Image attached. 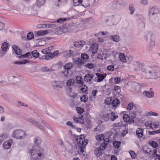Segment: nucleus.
Instances as JSON below:
<instances>
[{
    "mask_svg": "<svg viewBox=\"0 0 160 160\" xmlns=\"http://www.w3.org/2000/svg\"><path fill=\"white\" fill-rule=\"evenodd\" d=\"M145 72L146 78L148 79H156L160 77V70L158 67L147 66L142 69Z\"/></svg>",
    "mask_w": 160,
    "mask_h": 160,
    "instance_id": "f257e3e1",
    "label": "nucleus"
},
{
    "mask_svg": "<svg viewBox=\"0 0 160 160\" xmlns=\"http://www.w3.org/2000/svg\"><path fill=\"white\" fill-rule=\"evenodd\" d=\"M28 152L31 158L35 160L39 159L43 154V150L38 146H33L31 148L30 147Z\"/></svg>",
    "mask_w": 160,
    "mask_h": 160,
    "instance_id": "f03ea898",
    "label": "nucleus"
},
{
    "mask_svg": "<svg viewBox=\"0 0 160 160\" xmlns=\"http://www.w3.org/2000/svg\"><path fill=\"white\" fill-rule=\"evenodd\" d=\"M149 18L152 21H160V13L159 9L156 7H152L148 12Z\"/></svg>",
    "mask_w": 160,
    "mask_h": 160,
    "instance_id": "7ed1b4c3",
    "label": "nucleus"
},
{
    "mask_svg": "<svg viewBox=\"0 0 160 160\" xmlns=\"http://www.w3.org/2000/svg\"><path fill=\"white\" fill-rule=\"evenodd\" d=\"M78 145L80 148L81 152L83 153L85 149L86 146L88 143V140L85 139L83 135H81L77 139Z\"/></svg>",
    "mask_w": 160,
    "mask_h": 160,
    "instance_id": "20e7f679",
    "label": "nucleus"
},
{
    "mask_svg": "<svg viewBox=\"0 0 160 160\" xmlns=\"http://www.w3.org/2000/svg\"><path fill=\"white\" fill-rule=\"evenodd\" d=\"M26 135L25 132L20 129L13 131L12 134V136L13 138L20 139H24Z\"/></svg>",
    "mask_w": 160,
    "mask_h": 160,
    "instance_id": "39448f33",
    "label": "nucleus"
},
{
    "mask_svg": "<svg viewBox=\"0 0 160 160\" xmlns=\"http://www.w3.org/2000/svg\"><path fill=\"white\" fill-rule=\"evenodd\" d=\"M26 120L29 122H30L33 125H35L39 129L43 130L44 129L43 127L39 124V123L36 121L32 118H29L27 119Z\"/></svg>",
    "mask_w": 160,
    "mask_h": 160,
    "instance_id": "423d86ee",
    "label": "nucleus"
},
{
    "mask_svg": "<svg viewBox=\"0 0 160 160\" xmlns=\"http://www.w3.org/2000/svg\"><path fill=\"white\" fill-rule=\"evenodd\" d=\"M110 19L112 20L113 23L112 25H116L118 23L120 20V17L118 15H113L110 18Z\"/></svg>",
    "mask_w": 160,
    "mask_h": 160,
    "instance_id": "0eeeda50",
    "label": "nucleus"
},
{
    "mask_svg": "<svg viewBox=\"0 0 160 160\" xmlns=\"http://www.w3.org/2000/svg\"><path fill=\"white\" fill-rule=\"evenodd\" d=\"M8 45L7 43L4 42L2 43L1 46V50L3 52L1 53V56H2L5 54L8 49Z\"/></svg>",
    "mask_w": 160,
    "mask_h": 160,
    "instance_id": "6e6552de",
    "label": "nucleus"
},
{
    "mask_svg": "<svg viewBox=\"0 0 160 160\" xmlns=\"http://www.w3.org/2000/svg\"><path fill=\"white\" fill-rule=\"evenodd\" d=\"M144 38L145 40L147 41L149 39L154 37V34L151 32H145L144 35Z\"/></svg>",
    "mask_w": 160,
    "mask_h": 160,
    "instance_id": "1a4fd4ad",
    "label": "nucleus"
},
{
    "mask_svg": "<svg viewBox=\"0 0 160 160\" xmlns=\"http://www.w3.org/2000/svg\"><path fill=\"white\" fill-rule=\"evenodd\" d=\"M94 77V75L92 74H88L85 75L84 77V81L89 83H92V80L93 78Z\"/></svg>",
    "mask_w": 160,
    "mask_h": 160,
    "instance_id": "9d476101",
    "label": "nucleus"
},
{
    "mask_svg": "<svg viewBox=\"0 0 160 160\" xmlns=\"http://www.w3.org/2000/svg\"><path fill=\"white\" fill-rule=\"evenodd\" d=\"M54 26H56L55 24H45L42 25H39L37 27L38 28H53Z\"/></svg>",
    "mask_w": 160,
    "mask_h": 160,
    "instance_id": "9b49d317",
    "label": "nucleus"
},
{
    "mask_svg": "<svg viewBox=\"0 0 160 160\" xmlns=\"http://www.w3.org/2000/svg\"><path fill=\"white\" fill-rule=\"evenodd\" d=\"M73 119L75 122L76 123H79L81 124L84 123V119L82 116H81L80 117L74 116L73 118Z\"/></svg>",
    "mask_w": 160,
    "mask_h": 160,
    "instance_id": "f8f14e48",
    "label": "nucleus"
},
{
    "mask_svg": "<svg viewBox=\"0 0 160 160\" xmlns=\"http://www.w3.org/2000/svg\"><path fill=\"white\" fill-rule=\"evenodd\" d=\"M111 105L116 108L120 105V101L119 99L117 98L112 99Z\"/></svg>",
    "mask_w": 160,
    "mask_h": 160,
    "instance_id": "ddd939ff",
    "label": "nucleus"
},
{
    "mask_svg": "<svg viewBox=\"0 0 160 160\" xmlns=\"http://www.w3.org/2000/svg\"><path fill=\"white\" fill-rule=\"evenodd\" d=\"M12 47L16 54L18 55H20L22 54V50L18 46L13 45Z\"/></svg>",
    "mask_w": 160,
    "mask_h": 160,
    "instance_id": "4468645a",
    "label": "nucleus"
},
{
    "mask_svg": "<svg viewBox=\"0 0 160 160\" xmlns=\"http://www.w3.org/2000/svg\"><path fill=\"white\" fill-rule=\"evenodd\" d=\"M143 95L148 98H152L154 96V92L151 91H144Z\"/></svg>",
    "mask_w": 160,
    "mask_h": 160,
    "instance_id": "2eb2a0df",
    "label": "nucleus"
},
{
    "mask_svg": "<svg viewBox=\"0 0 160 160\" xmlns=\"http://www.w3.org/2000/svg\"><path fill=\"white\" fill-rule=\"evenodd\" d=\"M152 129H156L160 128V120L159 122H156L152 123ZM156 132L158 133H160V129L159 130L156 131Z\"/></svg>",
    "mask_w": 160,
    "mask_h": 160,
    "instance_id": "dca6fc26",
    "label": "nucleus"
},
{
    "mask_svg": "<svg viewBox=\"0 0 160 160\" xmlns=\"http://www.w3.org/2000/svg\"><path fill=\"white\" fill-rule=\"evenodd\" d=\"M144 130L142 129L139 128H138L136 131V135L137 137L139 138H142Z\"/></svg>",
    "mask_w": 160,
    "mask_h": 160,
    "instance_id": "f3484780",
    "label": "nucleus"
},
{
    "mask_svg": "<svg viewBox=\"0 0 160 160\" xmlns=\"http://www.w3.org/2000/svg\"><path fill=\"white\" fill-rule=\"evenodd\" d=\"M12 143V140H9L5 142L3 144V147L5 149H8L10 148Z\"/></svg>",
    "mask_w": 160,
    "mask_h": 160,
    "instance_id": "a211bd4d",
    "label": "nucleus"
},
{
    "mask_svg": "<svg viewBox=\"0 0 160 160\" xmlns=\"http://www.w3.org/2000/svg\"><path fill=\"white\" fill-rule=\"evenodd\" d=\"M96 76L98 78L97 82H100L102 81L106 77V74H101L99 73H96Z\"/></svg>",
    "mask_w": 160,
    "mask_h": 160,
    "instance_id": "6ab92c4d",
    "label": "nucleus"
},
{
    "mask_svg": "<svg viewBox=\"0 0 160 160\" xmlns=\"http://www.w3.org/2000/svg\"><path fill=\"white\" fill-rule=\"evenodd\" d=\"M90 48L91 49L92 53L95 54L97 52L98 48V45L96 43L93 44L91 46Z\"/></svg>",
    "mask_w": 160,
    "mask_h": 160,
    "instance_id": "aec40b11",
    "label": "nucleus"
},
{
    "mask_svg": "<svg viewBox=\"0 0 160 160\" xmlns=\"http://www.w3.org/2000/svg\"><path fill=\"white\" fill-rule=\"evenodd\" d=\"M85 44L84 41H80L77 42H74V46L77 48L82 47H83V45Z\"/></svg>",
    "mask_w": 160,
    "mask_h": 160,
    "instance_id": "412c9836",
    "label": "nucleus"
},
{
    "mask_svg": "<svg viewBox=\"0 0 160 160\" xmlns=\"http://www.w3.org/2000/svg\"><path fill=\"white\" fill-rule=\"evenodd\" d=\"M155 37L151 38V39L150 40V42L148 45V48L149 49L151 50L154 47L155 43Z\"/></svg>",
    "mask_w": 160,
    "mask_h": 160,
    "instance_id": "4be33fe9",
    "label": "nucleus"
},
{
    "mask_svg": "<svg viewBox=\"0 0 160 160\" xmlns=\"http://www.w3.org/2000/svg\"><path fill=\"white\" fill-rule=\"evenodd\" d=\"M46 0H37L35 5L38 7H40L45 3Z\"/></svg>",
    "mask_w": 160,
    "mask_h": 160,
    "instance_id": "5701e85b",
    "label": "nucleus"
},
{
    "mask_svg": "<svg viewBox=\"0 0 160 160\" xmlns=\"http://www.w3.org/2000/svg\"><path fill=\"white\" fill-rule=\"evenodd\" d=\"M130 115L131 117L130 122H131L134 123V119L136 118V112L134 111H132L130 112Z\"/></svg>",
    "mask_w": 160,
    "mask_h": 160,
    "instance_id": "b1692460",
    "label": "nucleus"
},
{
    "mask_svg": "<svg viewBox=\"0 0 160 160\" xmlns=\"http://www.w3.org/2000/svg\"><path fill=\"white\" fill-rule=\"evenodd\" d=\"M110 39L111 40L115 42H118L120 41V37L117 35H112L110 36Z\"/></svg>",
    "mask_w": 160,
    "mask_h": 160,
    "instance_id": "393cba45",
    "label": "nucleus"
},
{
    "mask_svg": "<svg viewBox=\"0 0 160 160\" xmlns=\"http://www.w3.org/2000/svg\"><path fill=\"white\" fill-rule=\"evenodd\" d=\"M81 5L85 8L88 7L89 5V0H82Z\"/></svg>",
    "mask_w": 160,
    "mask_h": 160,
    "instance_id": "a878e982",
    "label": "nucleus"
},
{
    "mask_svg": "<svg viewBox=\"0 0 160 160\" xmlns=\"http://www.w3.org/2000/svg\"><path fill=\"white\" fill-rule=\"evenodd\" d=\"M121 143L119 141H114L113 143V145L115 149H118L120 146Z\"/></svg>",
    "mask_w": 160,
    "mask_h": 160,
    "instance_id": "bb28decb",
    "label": "nucleus"
},
{
    "mask_svg": "<svg viewBox=\"0 0 160 160\" xmlns=\"http://www.w3.org/2000/svg\"><path fill=\"white\" fill-rule=\"evenodd\" d=\"M111 115L110 117V119L112 121H114L118 117V116L116 115V113L113 112H112L111 113Z\"/></svg>",
    "mask_w": 160,
    "mask_h": 160,
    "instance_id": "cd10ccee",
    "label": "nucleus"
},
{
    "mask_svg": "<svg viewBox=\"0 0 160 160\" xmlns=\"http://www.w3.org/2000/svg\"><path fill=\"white\" fill-rule=\"evenodd\" d=\"M146 115L147 116H158V114L154 112L150 111L147 112L145 113Z\"/></svg>",
    "mask_w": 160,
    "mask_h": 160,
    "instance_id": "c85d7f7f",
    "label": "nucleus"
},
{
    "mask_svg": "<svg viewBox=\"0 0 160 160\" xmlns=\"http://www.w3.org/2000/svg\"><path fill=\"white\" fill-rule=\"evenodd\" d=\"M83 78L81 76H78L76 77V82L78 84L82 85L83 83Z\"/></svg>",
    "mask_w": 160,
    "mask_h": 160,
    "instance_id": "c756f323",
    "label": "nucleus"
},
{
    "mask_svg": "<svg viewBox=\"0 0 160 160\" xmlns=\"http://www.w3.org/2000/svg\"><path fill=\"white\" fill-rule=\"evenodd\" d=\"M75 83V81L73 79H70L68 80L67 82L66 85L67 86L70 87L74 85Z\"/></svg>",
    "mask_w": 160,
    "mask_h": 160,
    "instance_id": "7c9ffc66",
    "label": "nucleus"
},
{
    "mask_svg": "<svg viewBox=\"0 0 160 160\" xmlns=\"http://www.w3.org/2000/svg\"><path fill=\"white\" fill-rule=\"evenodd\" d=\"M119 58L121 61L123 63H124L126 62V59L124 54L121 53L119 55Z\"/></svg>",
    "mask_w": 160,
    "mask_h": 160,
    "instance_id": "2f4dec72",
    "label": "nucleus"
},
{
    "mask_svg": "<svg viewBox=\"0 0 160 160\" xmlns=\"http://www.w3.org/2000/svg\"><path fill=\"white\" fill-rule=\"evenodd\" d=\"M48 33V32L47 30L43 31L40 30L38 31L37 32V34L39 36H44Z\"/></svg>",
    "mask_w": 160,
    "mask_h": 160,
    "instance_id": "473e14b6",
    "label": "nucleus"
},
{
    "mask_svg": "<svg viewBox=\"0 0 160 160\" xmlns=\"http://www.w3.org/2000/svg\"><path fill=\"white\" fill-rule=\"evenodd\" d=\"M102 151L99 148H97L94 151L95 153L98 156H100L102 153Z\"/></svg>",
    "mask_w": 160,
    "mask_h": 160,
    "instance_id": "72a5a7b5",
    "label": "nucleus"
},
{
    "mask_svg": "<svg viewBox=\"0 0 160 160\" xmlns=\"http://www.w3.org/2000/svg\"><path fill=\"white\" fill-rule=\"evenodd\" d=\"M129 9L130 11V13L131 14H132L135 11V9L134 6L132 4H131L130 5Z\"/></svg>",
    "mask_w": 160,
    "mask_h": 160,
    "instance_id": "f704fd0d",
    "label": "nucleus"
},
{
    "mask_svg": "<svg viewBox=\"0 0 160 160\" xmlns=\"http://www.w3.org/2000/svg\"><path fill=\"white\" fill-rule=\"evenodd\" d=\"M52 85L53 88H55L57 87H61L59 85V82L58 81H53L52 82Z\"/></svg>",
    "mask_w": 160,
    "mask_h": 160,
    "instance_id": "c9c22d12",
    "label": "nucleus"
},
{
    "mask_svg": "<svg viewBox=\"0 0 160 160\" xmlns=\"http://www.w3.org/2000/svg\"><path fill=\"white\" fill-rule=\"evenodd\" d=\"M34 142L37 145V146L40 144L41 143V141L40 138L38 137H37L34 138Z\"/></svg>",
    "mask_w": 160,
    "mask_h": 160,
    "instance_id": "e433bc0d",
    "label": "nucleus"
},
{
    "mask_svg": "<svg viewBox=\"0 0 160 160\" xmlns=\"http://www.w3.org/2000/svg\"><path fill=\"white\" fill-rule=\"evenodd\" d=\"M112 98L111 97L108 98L105 100V103L107 105H111Z\"/></svg>",
    "mask_w": 160,
    "mask_h": 160,
    "instance_id": "4c0bfd02",
    "label": "nucleus"
},
{
    "mask_svg": "<svg viewBox=\"0 0 160 160\" xmlns=\"http://www.w3.org/2000/svg\"><path fill=\"white\" fill-rule=\"evenodd\" d=\"M123 119L124 121L125 122H129H129H130V118L129 116L127 114H124L123 116Z\"/></svg>",
    "mask_w": 160,
    "mask_h": 160,
    "instance_id": "58836bf2",
    "label": "nucleus"
},
{
    "mask_svg": "<svg viewBox=\"0 0 160 160\" xmlns=\"http://www.w3.org/2000/svg\"><path fill=\"white\" fill-rule=\"evenodd\" d=\"M85 67L91 69L94 68V65L92 63H88L85 65Z\"/></svg>",
    "mask_w": 160,
    "mask_h": 160,
    "instance_id": "ea45409f",
    "label": "nucleus"
},
{
    "mask_svg": "<svg viewBox=\"0 0 160 160\" xmlns=\"http://www.w3.org/2000/svg\"><path fill=\"white\" fill-rule=\"evenodd\" d=\"M107 145L108 144L107 142H103L101 144L99 148L102 150H104L107 147Z\"/></svg>",
    "mask_w": 160,
    "mask_h": 160,
    "instance_id": "a19ab883",
    "label": "nucleus"
},
{
    "mask_svg": "<svg viewBox=\"0 0 160 160\" xmlns=\"http://www.w3.org/2000/svg\"><path fill=\"white\" fill-rule=\"evenodd\" d=\"M68 0H54L55 3L58 6L66 2Z\"/></svg>",
    "mask_w": 160,
    "mask_h": 160,
    "instance_id": "79ce46f5",
    "label": "nucleus"
},
{
    "mask_svg": "<svg viewBox=\"0 0 160 160\" xmlns=\"http://www.w3.org/2000/svg\"><path fill=\"white\" fill-rule=\"evenodd\" d=\"M158 151V150L157 149H156L153 150V154L154 157L155 156L156 157H160V154H158L159 152Z\"/></svg>",
    "mask_w": 160,
    "mask_h": 160,
    "instance_id": "37998d69",
    "label": "nucleus"
},
{
    "mask_svg": "<svg viewBox=\"0 0 160 160\" xmlns=\"http://www.w3.org/2000/svg\"><path fill=\"white\" fill-rule=\"evenodd\" d=\"M96 138L97 140L101 141L103 140L104 139V136L102 134H101L97 136Z\"/></svg>",
    "mask_w": 160,
    "mask_h": 160,
    "instance_id": "c03bdc74",
    "label": "nucleus"
},
{
    "mask_svg": "<svg viewBox=\"0 0 160 160\" xmlns=\"http://www.w3.org/2000/svg\"><path fill=\"white\" fill-rule=\"evenodd\" d=\"M81 85L82 86H81V87L80 88L81 91L83 92H85L87 90V87L85 85H83V84Z\"/></svg>",
    "mask_w": 160,
    "mask_h": 160,
    "instance_id": "a18cd8bd",
    "label": "nucleus"
},
{
    "mask_svg": "<svg viewBox=\"0 0 160 160\" xmlns=\"http://www.w3.org/2000/svg\"><path fill=\"white\" fill-rule=\"evenodd\" d=\"M72 66V63L71 62H69L64 66V68L65 69L68 70L70 69Z\"/></svg>",
    "mask_w": 160,
    "mask_h": 160,
    "instance_id": "49530a36",
    "label": "nucleus"
},
{
    "mask_svg": "<svg viewBox=\"0 0 160 160\" xmlns=\"http://www.w3.org/2000/svg\"><path fill=\"white\" fill-rule=\"evenodd\" d=\"M28 60H23L21 61H16L14 62L15 64H18L19 65H21L23 64H25L27 63L28 62Z\"/></svg>",
    "mask_w": 160,
    "mask_h": 160,
    "instance_id": "de8ad7c7",
    "label": "nucleus"
},
{
    "mask_svg": "<svg viewBox=\"0 0 160 160\" xmlns=\"http://www.w3.org/2000/svg\"><path fill=\"white\" fill-rule=\"evenodd\" d=\"M101 128H103V127L102 125H98L94 129V130L96 131H97L99 132H101L103 130Z\"/></svg>",
    "mask_w": 160,
    "mask_h": 160,
    "instance_id": "09e8293b",
    "label": "nucleus"
},
{
    "mask_svg": "<svg viewBox=\"0 0 160 160\" xmlns=\"http://www.w3.org/2000/svg\"><path fill=\"white\" fill-rule=\"evenodd\" d=\"M52 53H48L45 55V59L47 60H49L53 58Z\"/></svg>",
    "mask_w": 160,
    "mask_h": 160,
    "instance_id": "8fccbe9b",
    "label": "nucleus"
},
{
    "mask_svg": "<svg viewBox=\"0 0 160 160\" xmlns=\"http://www.w3.org/2000/svg\"><path fill=\"white\" fill-rule=\"evenodd\" d=\"M32 56L33 57L35 58H37L39 56V53L37 50H34L33 51L32 53Z\"/></svg>",
    "mask_w": 160,
    "mask_h": 160,
    "instance_id": "3c124183",
    "label": "nucleus"
},
{
    "mask_svg": "<svg viewBox=\"0 0 160 160\" xmlns=\"http://www.w3.org/2000/svg\"><path fill=\"white\" fill-rule=\"evenodd\" d=\"M82 0H73V4L74 6L79 5L82 3Z\"/></svg>",
    "mask_w": 160,
    "mask_h": 160,
    "instance_id": "603ef678",
    "label": "nucleus"
},
{
    "mask_svg": "<svg viewBox=\"0 0 160 160\" xmlns=\"http://www.w3.org/2000/svg\"><path fill=\"white\" fill-rule=\"evenodd\" d=\"M8 137V135L4 134L0 135V143L2 142L4 140Z\"/></svg>",
    "mask_w": 160,
    "mask_h": 160,
    "instance_id": "864d4df0",
    "label": "nucleus"
},
{
    "mask_svg": "<svg viewBox=\"0 0 160 160\" xmlns=\"http://www.w3.org/2000/svg\"><path fill=\"white\" fill-rule=\"evenodd\" d=\"M84 62V60L82 58H79L78 60L76 61V63L78 64H83Z\"/></svg>",
    "mask_w": 160,
    "mask_h": 160,
    "instance_id": "5fc2aeb1",
    "label": "nucleus"
},
{
    "mask_svg": "<svg viewBox=\"0 0 160 160\" xmlns=\"http://www.w3.org/2000/svg\"><path fill=\"white\" fill-rule=\"evenodd\" d=\"M34 37V35L32 32L29 33L27 35V38L28 40H31Z\"/></svg>",
    "mask_w": 160,
    "mask_h": 160,
    "instance_id": "6e6d98bb",
    "label": "nucleus"
},
{
    "mask_svg": "<svg viewBox=\"0 0 160 160\" xmlns=\"http://www.w3.org/2000/svg\"><path fill=\"white\" fill-rule=\"evenodd\" d=\"M129 153L132 158L134 159L136 158L137 155L135 152L132 151H130Z\"/></svg>",
    "mask_w": 160,
    "mask_h": 160,
    "instance_id": "4d7b16f0",
    "label": "nucleus"
},
{
    "mask_svg": "<svg viewBox=\"0 0 160 160\" xmlns=\"http://www.w3.org/2000/svg\"><path fill=\"white\" fill-rule=\"evenodd\" d=\"M76 111L77 113L79 114L82 113L84 111V109L80 107L77 108Z\"/></svg>",
    "mask_w": 160,
    "mask_h": 160,
    "instance_id": "13d9d810",
    "label": "nucleus"
},
{
    "mask_svg": "<svg viewBox=\"0 0 160 160\" xmlns=\"http://www.w3.org/2000/svg\"><path fill=\"white\" fill-rule=\"evenodd\" d=\"M145 125L147 127H149L152 128V123L151 121H147L145 123Z\"/></svg>",
    "mask_w": 160,
    "mask_h": 160,
    "instance_id": "bf43d9fd",
    "label": "nucleus"
},
{
    "mask_svg": "<svg viewBox=\"0 0 160 160\" xmlns=\"http://www.w3.org/2000/svg\"><path fill=\"white\" fill-rule=\"evenodd\" d=\"M88 98H87V96L85 95H83L80 98L82 102H87Z\"/></svg>",
    "mask_w": 160,
    "mask_h": 160,
    "instance_id": "052dcab7",
    "label": "nucleus"
},
{
    "mask_svg": "<svg viewBox=\"0 0 160 160\" xmlns=\"http://www.w3.org/2000/svg\"><path fill=\"white\" fill-rule=\"evenodd\" d=\"M140 3L141 4L146 6L147 5L148 3V0H140Z\"/></svg>",
    "mask_w": 160,
    "mask_h": 160,
    "instance_id": "680f3d73",
    "label": "nucleus"
},
{
    "mask_svg": "<svg viewBox=\"0 0 160 160\" xmlns=\"http://www.w3.org/2000/svg\"><path fill=\"white\" fill-rule=\"evenodd\" d=\"M134 106L133 103V102L130 103L128 106L127 109L128 110L132 109Z\"/></svg>",
    "mask_w": 160,
    "mask_h": 160,
    "instance_id": "e2e57ef3",
    "label": "nucleus"
},
{
    "mask_svg": "<svg viewBox=\"0 0 160 160\" xmlns=\"http://www.w3.org/2000/svg\"><path fill=\"white\" fill-rule=\"evenodd\" d=\"M107 69L109 71H113L114 70V66L111 65L108 66L107 67Z\"/></svg>",
    "mask_w": 160,
    "mask_h": 160,
    "instance_id": "0e129e2a",
    "label": "nucleus"
},
{
    "mask_svg": "<svg viewBox=\"0 0 160 160\" xmlns=\"http://www.w3.org/2000/svg\"><path fill=\"white\" fill-rule=\"evenodd\" d=\"M151 146L154 148H156L158 146V144L156 142L152 141L151 142Z\"/></svg>",
    "mask_w": 160,
    "mask_h": 160,
    "instance_id": "69168bd1",
    "label": "nucleus"
},
{
    "mask_svg": "<svg viewBox=\"0 0 160 160\" xmlns=\"http://www.w3.org/2000/svg\"><path fill=\"white\" fill-rule=\"evenodd\" d=\"M66 18H61L57 20L56 21V22L58 23H61L62 22H63V21H66Z\"/></svg>",
    "mask_w": 160,
    "mask_h": 160,
    "instance_id": "338daca9",
    "label": "nucleus"
},
{
    "mask_svg": "<svg viewBox=\"0 0 160 160\" xmlns=\"http://www.w3.org/2000/svg\"><path fill=\"white\" fill-rule=\"evenodd\" d=\"M81 58L83 60H86L88 58V56L86 54H82L81 55Z\"/></svg>",
    "mask_w": 160,
    "mask_h": 160,
    "instance_id": "774afa93",
    "label": "nucleus"
}]
</instances>
